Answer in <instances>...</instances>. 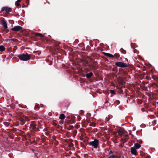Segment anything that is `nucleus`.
<instances>
[{
	"label": "nucleus",
	"mask_w": 158,
	"mask_h": 158,
	"mask_svg": "<svg viewBox=\"0 0 158 158\" xmlns=\"http://www.w3.org/2000/svg\"><path fill=\"white\" fill-rule=\"evenodd\" d=\"M22 29V27L19 26H15L12 29V30L15 31H18Z\"/></svg>",
	"instance_id": "obj_5"
},
{
	"label": "nucleus",
	"mask_w": 158,
	"mask_h": 158,
	"mask_svg": "<svg viewBox=\"0 0 158 158\" xmlns=\"http://www.w3.org/2000/svg\"><path fill=\"white\" fill-rule=\"evenodd\" d=\"M113 152L112 151H110L109 152V154H112V153Z\"/></svg>",
	"instance_id": "obj_19"
},
{
	"label": "nucleus",
	"mask_w": 158,
	"mask_h": 158,
	"mask_svg": "<svg viewBox=\"0 0 158 158\" xmlns=\"http://www.w3.org/2000/svg\"><path fill=\"white\" fill-rule=\"evenodd\" d=\"M17 56L21 60L23 61H27L30 59V56L28 54H19L17 55Z\"/></svg>",
	"instance_id": "obj_1"
},
{
	"label": "nucleus",
	"mask_w": 158,
	"mask_h": 158,
	"mask_svg": "<svg viewBox=\"0 0 158 158\" xmlns=\"http://www.w3.org/2000/svg\"><path fill=\"white\" fill-rule=\"evenodd\" d=\"M131 152L133 155H136L137 154V152L135 148L134 147H132L131 149Z\"/></svg>",
	"instance_id": "obj_7"
},
{
	"label": "nucleus",
	"mask_w": 158,
	"mask_h": 158,
	"mask_svg": "<svg viewBox=\"0 0 158 158\" xmlns=\"http://www.w3.org/2000/svg\"><path fill=\"white\" fill-rule=\"evenodd\" d=\"M106 55L109 57H114V56L113 55H112L110 53H107Z\"/></svg>",
	"instance_id": "obj_14"
},
{
	"label": "nucleus",
	"mask_w": 158,
	"mask_h": 158,
	"mask_svg": "<svg viewBox=\"0 0 158 158\" xmlns=\"http://www.w3.org/2000/svg\"><path fill=\"white\" fill-rule=\"evenodd\" d=\"M65 118V115L63 114H61L59 117V118L61 120H64Z\"/></svg>",
	"instance_id": "obj_9"
},
{
	"label": "nucleus",
	"mask_w": 158,
	"mask_h": 158,
	"mask_svg": "<svg viewBox=\"0 0 158 158\" xmlns=\"http://www.w3.org/2000/svg\"><path fill=\"white\" fill-rule=\"evenodd\" d=\"M112 96H113V95H111V97H112Z\"/></svg>",
	"instance_id": "obj_20"
},
{
	"label": "nucleus",
	"mask_w": 158,
	"mask_h": 158,
	"mask_svg": "<svg viewBox=\"0 0 158 158\" xmlns=\"http://www.w3.org/2000/svg\"><path fill=\"white\" fill-rule=\"evenodd\" d=\"M110 92L112 94H115V92L114 90H110Z\"/></svg>",
	"instance_id": "obj_17"
},
{
	"label": "nucleus",
	"mask_w": 158,
	"mask_h": 158,
	"mask_svg": "<svg viewBox=\"0 0 158 158\" xmlns=\"http://www.w3.org/2000/svg\"><path fill=\"white\" fill-rule=\"evenodd\" d=\"M5 10L6 13H9L12 11L11 8L8 7H3L2 8V11Z\"/></svg>",
	"instance_id": "obj_4"
},
{
	"label": "nucleus",
	"mask_w": 158,
	"mask_h": 158,
	"mask_svg": "<svg viewBox=\"0 0 158 158\" xmlns=\"http://www.w3.org/2000/svg\"><path fill=\"white\" fill-rule=\"evenodd\" d=\"M21 1V0H18L16 3V5L17 6H19L20 5V4L19 2Z\"/></svg>",
	"instance_id": "obj_15"
},
{
	"label": "nucleus",
	"mask_w": 158,
	"mask_h": 158,
	"mask_svg": "<svg viewBox=\"0 0 158 158\" xmlns=\"http://www.w3.org/2000/svg\"><path fill=\"white\" fill-rule=\"evenodd\" d=\"M89 67L94 69V70H96L97 69V67L96 66V64H91L89 65Z\"/></svg>",
	"instance_id": "obj_8"
},
{
	"label": "nucleus",
	"mask_w": 158,
	"mask_h": 158,
	"mask_svg": "<svg viewBox=\"0 0 158 158\" xmlns=\"http://www.w3.org/2000/svg\"><path fill=\"white\" fill-rule=\"evenodd\" d=\"M98 143V141L97 139H95L93 141L90 142L89 143V145L94 147L95 148H97Z\"/></svg>",
	"instance_id": "obj_2"
},
{
	"label": "nucleus",
	"mask_w": 158,
	"mask_h": 158,
	"mask_svg": "<svg viewBox=\"0 0 158 158\" xmlns=\"http://www.w3.org/2000/svg\"><path fill=\"white\" fill-rule=\"evenodd\" d=\"M115 64L118 67L122 68L127 67L128 66L127 64L120 62H116L115 63Z\"/></svg>",
	"instance_id": "obj_3"
},
{
	"label": "nucleus",
	"mask_w": 158,
	"mask_h": 158,
	"mask_svg": "<svg viewBox=\"0 0 158 158\" xmlns=\"http://www.w3.org/2000/svg\"><path fill=\"white\" fill-rule=\"evenodd\" d=\"M5 50V48L4 46L2 45L0 46V51L3 52Z\"/></svg>",
	"instance_id": "obj_12"
},
{
	"label": "nucleus",
	"mask_w": 158,
	"mask_h": 158,
	"mask_svg": "<svg viewBox=\"0 0 158 158\" xmlns=\"http://www.w3.org/2000/svg\"><path fill=\"white\" fill-rule=\"evenodd\" d=\"M89 126L91 127H94L95 126V124L94 123H90L89 124Z\"/></svg>",
	"instance_id": "obj_16"
},
{
	"label": "nucleus",
	"mask_w": 158,
	"mask_h": 158,
	"mask_svg": "<svg viewBox=\"0 0 158 158\" xmlns=\"http://www.w3.org/2000/svg\"><path fill=\"white\" fill-rule=\"evenodd\" d=\"M93 75V73L91 72L86 74V76L87 78H90Z\"/></svg>",
	"instance_id": "obj_11"
},
{
	"label": "nucleus",
	"mask_w": 158,
	"mask_h": 158,
	"mask_svg": "<svg viewBox=\"0 0 158 158\" xmlns=\"http://www.w3.org/2000/svg\"><path fill=\"white\" fill-rule=\"evenodd\" d=\"M149 158H150V157H149Z\"/></svg>",
	"instance_id": "obj_21"
},
{
	"label": "nucleus",
	"mask_w": 158,
	"mask_h": 158,
	"mask_svg": "<svg viewBox=\"0 0 158 158\" xmlns=\"http://www.w3.org/2000/svg\"><path fill=\"white\" fill-rule=\"evenodd\" d=\"M140 147V145L138 143H137L135 144L134 147L136 148L137 149H139Z\"/></svg>",
	"instance_id": "obj_10"
},
{
	"label": "nucleus",
	"mask_w": 158,
	"mask_h": 158,
	"mask_svg": "<svg viewBox=\"0 0 158 158\" xmlns=\"http://www.w3.org/2000/svg\"><path fill=\"white\" fill-rule=\"evenodd\" d=\"M114 156L113 155L110 156L109 157H108V158H114Z\"/></svg>",
	"instance_id": "obj_18"
},
{
	"label": "nucleus",
	"mask_w": 158,
	"mask_h": 158,
	"mask_svg": "<svg viewBox=\"0 0 158 158\" xmlns=\"http://www.w3.org/2000/svg\"><path fill=\"white\" fill-rule=\"evenodd\" d=\"M35 35L36 36H38L41 37H43L44 36L42 34L38 33H35Z\"/></svg>",
	"instance_id": "obj_13"
},
{
	"label": "nucleus",
	"mask_w": 158,
	"mask_h": 158,
	"mask_svg": "<svg viewBox=\"0 0 158 158\" xmlns=\"http://www.w3.org/2000/svg\"><path fill=\"white\" fill-rule=\"evenodd\" d=\"M0 23L3 26L5 29L7 28L8 27L6 23L4 20H1L0 21Z\"/></svg>",
	"instance_id": "obj_6"
}]
</instances>
